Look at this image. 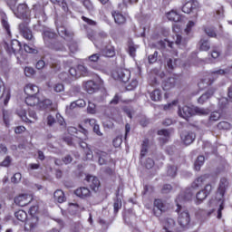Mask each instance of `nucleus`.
Returning <instances> with one entry per match:
<instances>
[{
  "label": "nucleus",
  "instance_id": "nucleus-1",
  "mask_svg": "<svg viewBox=\"0 0 232 232\" xmlns=\"http://www.w3.org/2000/svg\"><path fill=\"white\" fill-rule=\"evenodd\" d=\"M14 15H16L18 19L25 21L19 24L18 29L24 39L32 41V39H34V34L28 26V23H30V9L28 8V5H26V4H20L14 11Z\"/></svg>",
  "mask_w": 232,
  "mask_h": 232
},
{
  "label": "nucleus",
  "instance_id": "nucleus-2",
  "mask_svg": "<svg viewBox=\"0 0 232 232\" xmlns=\"http://www.w3.org/2000/svg\"><path fill=\"white\" fill-rule=\"evenodd\" d=\"M37 207H32L30 208L31 215L29 218H27L25 224H24V229L26 231H34V229H37L39 226V217L34 215L35 211H37Z\"/></svg>",
  "mask_w": 232,
  "mask_h": 232
},
{
  "label": "nucleus",
  "instance_id": "nucleus-3",
  "mask_svg": "<svg viewBox=\"0 0 232 232\" xmlns=\"http://www.w3.org/2000/svg\"><path fill=\"white\" fill-rule=\"evenodd\" d=\"M130 72L127 69H118L113 72V78L116 81H121V82H128L130 81Z\"/></svg>",
  "mask_w": 232,
  "mask_h": 232
},
{
  "label": "nucleus",
  "instance_id": "nucleus-4",
  "mask_svg": "<svg viewBox=\"0 0 232 232\" xmlns=\"http://www.w3.org/2000/svg\"><path fill=\"white\" fill-rule=\"evenodd\" d=\"M180 139L186 146H189V144H193V140L196 139L195 132L191 130H182L180 133Z\"/></svg>",
  "mask_w": 232,
  "mask_h": 232
},
{
  "label": "nucleus",
  "instance_id": "nucleus-5",
  "mask_svg": "<svg viewBox=\"0 0 232 232\" xmlns=\"http://www.w3.org/2000/svg\"><path fill=\"white\" fill-rule=\"evenodd\" d=\"M189 222H191V218H189V212H181L178 218V223L179 226H180L181 229L188 228L189 226Z\"/></svg>",
  "mask_w": 232,
  "mask_h": 232
},
{
  "label": "nucleus",
  "instance_id": "nucleus-6",
  "mask_svg": "<svg viewBox=\"0 0 232 232\" xmlns=\"http://www.w3.org/2000/svg\"><path fill=\"white\" fill-rule=\"evenodd\" d=\"M33 199L34 198L30 194H21L14 198V203L23 208L24 206H28Z\"/></svg>",
  "mask_w": 232,
  "mask_h": 232
},
{
  "label": "nucleus",
  "instance_id": "nucleus-7",
  "mask_svg": "<svg viewBox=\"0 0 232 232\" xmlns=\"http://www.w3.org/2000/svg\"><path fill=\"white\" fill-rule=\"evenodd\" d=\"M178 113L179 117H182V119H189V117H193L195 115V111H193V108L189 106H183V107H179Z\"/></svg>",
  "mask_w": 232,
  "mask_h": 232
},
{
  "label": "nucleus",
  "instance_id": "nucleus-8",
  "mask_svg": "<svg viewBox=\"0 0 232 232\" xmlns=\"http://www.w3.org/2000/svg\"><path fill=\"white\" fill-rule=\"evenodd\" d=\"M42 101L41 94L30 95L25 98L27 106H40Z\"/></svg>",
  "mask_w": 232,
  "mask_h": 232
},
{
  "label": "nucleus",
  "instance_id": "nucleus-9",
  "mask_svg": "<svg viewBox=\"0 0 232 232\" xmlns=\"http://www.w3.org/2000/svg\"><path fill=\"white\" fill-rule=\"evenodd\" d=\"M197 6H198V2L190 0L183 5L182 12H184V14H191V12H193Z\"/></svg>",
  "mask_w": 232,
  "mask_h": 232
},
{
  "label": "nucleus",
  "instance_id": "nucleus-10",
  "mask_svg": "<svg viewBox=\"0 0 232 232\" xmlns=\"http://www.w3.org/2000/svg\"><path fill=\"white\" fill-rule=\"evenodd\" d=\"M87 182H89V186L92 191H98L99 187L101 186V181H99V179L94 176H87L86 177Z\"/></svg>",
  "mask_w": 232,
  "mask_h": 232
},
{
  "label": "nucleus",
  "instance_id": "nucleus-11",
  "mask_svg": "<svg viewBox=\"0 0 232 232\" xmlns=\"http://www.w3.org/2000/svg\"><path fill=\"white\" fill-rule=\"evenodd\" d=\"M24 93L26 95H40L39 94V87L33 83H27L24 89Z\"/></svg>",
  "mask_w": 232,
  "mask_h": 232
},
{
  "label": "nucleus",
  "instance_id": "nucleus-12",
  "mask_svg": "<svg viewBox=\"0 0 232 232\" xmlns=\"http://www.w3.org/2000/svg\"><path fill=\"white\" fill-rule=\"evenodd\" d=\"M57 37V34L52 31L44 32V41L46 46H52V41Z\"/></svg>",
  "mask_w": 232,
  "mask_h": 232
},
{
  "label": "nucleus",
  "instance_id": "nucleus-13",
  "mask_svg": "<svg viewBox=\"0 0 232 232\" xmlns=\"http://www.w3.org/2000/svg\"><path fill=\"white\" fill-rule=\"evenodd\" d=\"M213 95H215V89L211 88L209 90H208L206 92H204L198 99V102L199 104H204V102H206V101H208V99H211V97H213Z\"/></svg>",
  "mask_w": 232,
  "mask_h": 232
},
{
  "label": "nucleus",
  "instance_id": "nucleus-14",
  "mask_svg": "<svg viewBox=\"0 0 232 232\" xmlns=\"http://www.w3.org/2000/svg\"><path fill=\"white\" fill-rule=\"evenodd\" d=\"M4 97V104L6 106L10 101V91H5L3 80L0 78V99Z\"/></svg>",
  "mask_w": 232,
  "mask_h": 232
},
{
  "label": "nucleus",
  "instance_id": "nucleus-15",
  "mask_svg": "<svg viewBox=\"0 0 232 232\" xmlns=\"http://www.w3.org/2000/svg\"><path fill=\"white\" fill-rule=\"evenodd\" d=\"M191 198H193V193L190 192V190H187L185 192V194H181L179 195L177 199H176V204L178 206V208H180V202L184 201V200H191Z\"/></svg>",
  "mask_w": 232,
  "mask_h": 232
},
{
  "label": "nucleus",
  "instance_id": "nucleus-16",
  "mask_svg": "<svg viewBox=\"0 0 232 232\" xmlns=\"http://www.w3.org/2000/svg\"><path fill=\"white\" fill-rule=\"evenodd\" d=\"M74 193L77 197H80V198H86L87 197H90V195H92L90 188H88L86 187H81V188H77L74 191Z\"/></svg>",
  "mask_w": 232,
  "mask_h": 232
},
{
  "label": "nucleus",
  "instance_id": "nucleus-17",
  "mask_svg": "<svg viewBox=\"0 0 232 232\" xmlns=\"http://www.w3.org/2000/svg\"><path fill=\"white\" fill-rule=\"evenodd\" d=\"M86 106V102L82 99L72 102L70 106L66 108V111L71 112L72 110H75V108H84Z\"/></svg>",
  "mask_w": 232,
  "mask_h": 232
},
{
  "label": "nucleus",
  "instance_id": "nucleus-18",
  "mask_svg": "<svg viewBox=\"0 0 232 232\" xmlns=\"http://www.w3.org/2000/svg\"><path fill=\"white\" fill-rule=\"evenodd\" d=\"M57 32L59 35L64 37L65 39H72V37H73V33L66 29L64 26L57 27Z\"/></svg>",
  "mask_w": 232,
  "mask_h": 232
},
{
  "label": "nucleus",
  "instance_id": "nucleus-19",
  "mask_svg": "<svg viewBox=\"0 0 232 232\" xmlns=\"http://www.w3.org/2000/svg\"><path fill=\"white\" fill-rule=\"evenodd\" d=\"M53 198L55 202H58V204H63V202H66V196L64 195V192L61 189H57L54 191Z\"/></svg>",
  "mask_w": 232,
  "mask_h": 232
},
{
  "label": "nucleus",
  "instance_id": "nucleus-20",
  "mask_svg": "<svg viewBox=\"0 0 232 232\" xmlns=\"http://www.w3.org/2000/svg\"><path fill=\"white\" fill-rule=\"evenodd\" d=\"M83 87L87 93H94L95 90H97V85L93 81L83 82Z\"/></svg>",
  "mask_w": 232,
  "mask_h": 232
},
{
  "label": "nucleus",
  "instance_id": "nucleus-21",
  "mask_svg": "<svg viewBox=\"0 0 232 232\" xmlns=\"http://www.w3.org/2000/svg\"><path fill=\"white\" fill-rule=\"evenodd\" d=\"M227 186H229V182L227 181V179L222 178L219 182V188H218V193L221 197L224 196V193H226V189H227Z\"/></svg>",
  "mask_w": 232,
  "mask_h": 232
},
{
  "label": "nucleus",
  "instance_id": "nucleus-22",
  "mask_svg": "<svg viewBox=\"0 0 232 232\" xmlns=\"http://www.w3.org/2000/svg\"><path fill=\"white\" fill-rule=\"evenodd\" d=\"M167 18L169 19V21H173L174 23H179L182 19L180 17V14H179V13H177V11L175 10L169 12L167 14Z\"/></svg>",
  "mask_w": 232,
  "mask_h": 232
},
{
  "label": "nucleus",
  "instance_id": "nucleus-23",
  "mask_svg": "<svg viewBox=\"0 0 232 232\" xmlns=\"http://www.w3.org/2000/svg\"><path fill=\"white\" fill-rule=\"evenodd\" d=\"M208 175H203L197 178L192 183V188H200L206 182V179L208 178Z\"/></svg>",
  "mask_w": 232,
  "mask_h": 232
},
{
  "label": "nucleus",
  "instance_id": "nucleus-24",
  "mask_svg": "<svg viewBox=\"0 0 232 232\" xmlns=\"http://www.w3.org/2000/svg\"><path fill=\"white\" fill-rule=\"evenodd\" d=\"M96 154L98 155L99 157V164L100 166H102L104 164H106L107 162V159H108V153L104 152V151H101V150H96Z\"/></svg>",
  "mask_w": 232,
  "mask_h": 232
},
{
  "label": "nucleus",
  "instance_id": "nucleus-25",
  "mask_svg": "<svg viewBox=\"0 0 232 232\" xmlns=\"http://www.w3.org/2000/svg\"><path fill=\"white\" fill-rule=\"evenodd\" d=\"M14 217L20 222H26L28 218V214L24 210H18L14 213Z\"/></svg>",
  "mask_w": 232,
  "mask_h": 232
},
{
  "label": "nucleus",
  "instance_id": "nucleus-26",
  "mask_svg": "<svg viewBox=\"0 0 232 232\" xmlns=\"http://www.w3.org/2000/svg\"><path fill=\"white\" fill-rule=\"evenodd\" d=\"M176 82H176L175 78H169L163 83V90H165V91L171 90V88L175 87Z\"/></svg>",
  "mask_w": 232,
  "mask_h": 232
},
{
  "label": "nucleus",
  "instance_id": "nucleus-27",
  "mask_svg": "<svg viewBox=\"0 0 232 232\" xmlns=\"http://www.w3.org/2000/svg\"><path fill=\"white\" fill-rule=\"evenodd\" d=\"M17 115L19 118L22 119V121H24V122H30V123L34 122L33 120H31L30 118H28V116H26V111L24 109H19L17 111Z\"/></svg>",
  "mask_w": 232,
  "mask_h": 232
},
{
  "label": "nucleus",
  "instance_id": "nucleus-28",
  "mask_svg": "<svg viewBox=\"0 0 232 232\" xmlns=\"http://www.w3.org/2000/svg\"><path fill=\"white\" fill-rule=\"evenodd\" d=\"M154 211H160V213H162V211H166V205L164 204V202H162L160 199H156L154 201Z\"/></svg>",
  "mask_w": 232,
  "mask_h": 232
},
{
  "label": "nucleus",
  "instance_id": "nucleus-29",
  "mask_svg": "<svg viewBox=\"0 0 232 232\" xmlns=\"http://www.w3.org/2000/svg\"><path fill=\"white\" fill-rule=\"evenodd\" d=\"M114 21L117 24H124L126 23V17L120 13H113Z\"/></svg>",
  "mask_w": 232,
  "mask_h": 232
},
{
  "label": "nucleus",
  "instance_id": "nucleus-30",
  "mask_svg": "<svg viewBox=\"0 0 232 232\" xmlns=\"http://www.w3.org/2000/svg\"><path fill=\"white\" fill-rule=\"evenodd\" d=\"M204 160H206L204 156L198 157L194 163V169H196V171H200V168H202V166L204 165Z\"/></svg>",
  "mask_w": 232,
  "mask_h": 232
},
{
  "label": "nucleus",
  "instance_id": "nucleus-31",
  "mask_svg": "<svg viewBox=\"0 0 232 232\" xmlns=\"http://www.w3.org/2000/svg\"><path fill=\"white\" fill-rule=\"evenodd\" d=\"M10 48L13 53H15V52H19V50H21V43L17 40H13L10 43Z\"/></svg>",
  "mask_w": 232,
  "mask_h": 232
},
{
  "label": "nucleus",
  "instance_id": "nucleus-32",
  "mask_svg": "<svg viewBox=\"0 0 232 232\" xmlns=\"http://www.w3.org/2000/svg\"><path fill=\"white\" fill-rule=\"evenodd\" d=\"M199 48L202 52H208L211 48L208 40L201 39L199 42Z\"/></svg>",
  "mask_w": 232,
  "mask_h": 232
},
{
  "label": "nucleus",
  "instance_id": "nucleus-33",
  "mask_svg": "<svg viewBox=\"0 0 232 232\" xmlns=\"http://www.w3.org/2000/svg\"><path fill=\"white\" fill-rule=\"evenodd\" d=\"M49 48H53V50H55L56 52H65L66 51V47H64V45L62 43H55V44H52L51 46H49Z\"/></svg>",
  "mask_w": 232,
  "mask_h": 232
},
{
  "label": "nucleus",
  "instance_id": "nucleus-34",
  "mask_svg": "<svg viewBox=\"0 0 232 232\" xmlns=\"http://www.w3.org/2000/svg\"><path fill=\"white\" fill-rule=\"evenodd\" d=\"M148 146H150V140H144L141 145L140 157H144L148 153Z\"/></svg>",
  "mask_w": 232,
  "mask_h": 232
},
{
  "label": "nucleus",
  "instance_id": "nucleus-35",
  "mask_svg": "<svg viewBox=\"0 0 232 232\" xmlns=\"http://www.w3.org/2000/svg\"><path fill=\"white\" fill-rule=\"evenodd\" d=\"M87 113H90L91 115H95V113H97V106L95 105V103L89 102L87 107Z\"/></svg>",
  "mask_w": 232,
  "mask_h": 232
},
{
  "label": "nucleus",
  "instance_id": "nucleus-36",
  "mask_svg": "<svg viewBox=\"0 0 232 232\" xmlns=\"http://www.w3.org/2000/svg\"><path fill=\"white\" fill-rule=\"evenodd\" d=\"M39 108H44V109L52 108V101L49 99L42 98Z\"/></svg>",
  "mask_w": 232,
  "mask_h": 232
},
{
  "label": "nucleus",
  "instance_id": "nucleus-37",
  "mask_svg": "<svg viewBox=\"0 0 232 232\" xmlns=\"http://www.w3.org/2000/svg\"><path fill=\"white\" fill-rule=\"evenodd\" d=\"M208 195L204 193V190H201L197 193L196 198H197V204H200L203 200H206Z\"/></svg>",
  "mask_w": 232,
  "mask_h": 232
},
{
  "label": "nucleus",
  "instance_id": "nucleus-38",
  "mask_svg": "<svg viewBox=\"0 0 232 232\" xmlns=\"http://www.w3.org/2000/svg\"><path fill=\"white\" fill-rule=\"evenodd\" d=\"M158 135H160L162 139V140H164L166 142V140H168V139H169V130H160L158 131Z\"/></svg>",
  "mask_w": 232,
  "mask_h": 232
},
{
  "label": "nucleus",
  "instance_id": "nucleus-39",
  "mask_svg": "<svg viewBox=\"0 0 232 232\" xmlns=\"http://www.w3.org/2000/svg\"><path fill=\"white\" fill-rule=\"evenodd\" d=\"M193 111L194 114L197 113V115H208V113H209V110L198 107L194 108Z\"/></svg>",
  "mask_w": 232,
  "mask_h": 232
},
{
  "label": "nucleus",
  "instance_id": "nucleus-40",
  "mask_svg": "<svg viewBox=\"0 0 232 232\" xmlns=\"http://www.w3.org/2000/svg\"><path fill=\"white\" fill-rule=\"evenodd\" d=\"M160 90H155L150 93V99L151 101H160Z\"/></svg>",
  "mask_w": 232,
  "mask_h": 232
},
{
  "label": "nucleus",
  "instance_id": "nucleus-41",
  "mask_svg": "<svg viewBox=\"0 0 232 232\" xmlns=\"http://www.w3.org/2000/svg\"><path fill=\"white\" fill-rule=\"evenodd\" d=\"M77 72L79 77H81V75H88V68L84 67V65H78Z\"/></svg>",
  "mask_w": 232,
  "mask_h": 232
},
{
  "label": "nucleus",
  "instance_id": "nucleus-42",
  "mask_svg": "<svg viewBox=\"0 0 232 232\" xmlns=\"http://www.w3.org/2000/svg\"><path fill=\"white\" fill-rule=\"evenodd\" d=\"M227 73H229V69H219L212 72V75H214V77H218V75H227Z\"/></svg>",
  "mask_w": 232,
  "mask_h": 232
},
{
  "label": "nucleus",
  "instance_id": "nucleus-43",
  "mask_svg": "<svg viewBox=\"0 0 232 232\" xmlns=\"http://www.w3.org/2000/svg\"><path fill=\"white\" fill-rule=\"evenodd\" d=\"M2 24L9 37H12V32L10 31V24L5 19L2 20Z\"/></svg>",
  "mask_w": 232,
  "mask_h": 232
},
{
  "label": "nucleus",
  "instance_id": "nucleus-44",
  "mask_svg": "<svg viewBox=\"0 0 232 232\" xmlns=\"http://www.w3.org/2000/svg\"><path fill=\"white\" fill-rule=\"evenodd\" d=\"M218 130H230L231 129V124L227 121H220L218 124Z\"/></svg>",
  "mask_w": 232,
  "mask_h": 232
},
{
  "label": "nucleus",
  "instance_id": "nucleus-45",
  "mask_svg": "<svg viewBox=\"0 0 232 232\" xmlns=\"http://www.w3.org/2000/svg\"><path fill=\"white\" fill-rule=\"evenodd\" d=\"M51 3L62 6L63 10H66V8H68V5L66 4V2H64V0H51Z\"/></svg>",
  "mask_w": 232,
  "mask_h": 232
},
{
  "label": "nucleus",
  "instance_id": "nucleus-46",
  "mask_svg": "<svg viewBox=\"0 0 232 232\" xmlns=\"http://www.w3.org/2000/svg\"><path fill=\"white\" fill-rule=\"evenodd\" d=\"M205 33L208 37H217V33L213 27H205Z\"/></svg>",
  "mask_w": 232,
  "mask_h": 232
},
{
  "label": "nucleus",
  "instance_id": "nucleus-47",
  "mask_svg": "<svg viewBox=\"0 0 232 232\" xmlns=\"http://www.w3.org/2000/svg\"><path fill=\"white\" fill-rule=\"evenodd\" d=\"M167 175L169 177H176L177 176V167H175V166L169 167V169L167 170Z\"/></svg>",
  "mask_w": 232,
  "mask_h": 232
},
{
  "label": "nucleus",
  "instance_id": "nucleus-48",
  "mask_svg": "<svg viewBox=\"0 0 232 232\" xmlns=\"http://www.w3.org/2000/svg\"><path fill=\"white\" fill-rule=\"evenodd\" d=\"M105 55L107 57H113L115 55V48L112 46H109L105 50Z\"/></svg>",
  "mask_w": 232,
  "mask_h": 232
},
{
  "label": "nucleus",
  "instance_id": "nucleus-49",
  "mask_svg": "<svg viewBox=\"0 0 232 232\" xmlns=\"http://www.w3.org/2000/svg\"><path fill=\"white\" fill-rule=\"evenodd\" d=\"M53 90L56 93H61L64 92V85L63 83H56L53 86Z\"/></svg>",
  "mask_w": 232,
  "mask_h": 232
},
{
  "label": "nucleus",
  "instance_id": "nucleus-50",
  "mask_svg": "<svg viewBox=\"0 0 232 232\" xmlns=\"http://www.w3.org/2000/svg\"><path fill=\"white\" fill-rule=\"evenodd\" d=\"M220 119V114L217 111H214L210 114L209 121L210 122H215Z\"/></svg>",
  "mask_w": 232,
  "mask_h": 232
},
{
  "label": "nucleus",
  "instance_id": "nucleus-51",
  "mask_svg": "<svg viewBox=\"0 0 232 232\" xmlns=\"http://www.w3.org/2000/svg\"><path fill=\"white\" fill-rule=\"evenodd\" d=\"M35 70L32 67H25L24 68V74L26 77H32V75H34Z\"/></svg>",
  "mask_w": 232,
  "mask_h": 232
},
{
  "label": "nucleus",
  "instance_id": "nucleus-52",
  "mask_svg": "<svg viewBox=\"0 0 232 232\" xmlns=\"http://www.w3.org/2000/svg\"><path fill=\"white\" fill-rule=\"evenodd\" d=\"M155 166V161L151 158H148L146 162H145V168L147 169H151Z\"/></svg>",
  "mask_w": 232,
  "mask_h": 232
},
{
  "label": "nucleus",
  "instance_id": "nucleus-53",
  "mask_svg": "<svg viewBox=\"0 0 232 232\" xmlns=\"http://www.w3.org/2000/svg\"><path fill=\"white\" fill-rule=\"evenodd\" d=\"M21 179H23V176L21 175V173H15L14 177L11 179V180L14 184H19V182H21Z\"/></svg>",
  "mask_w": 232,
  "mask_h": 232
},
{
  "label": "nucleus",
  "instance_id": "nucleus-54",
  "mask_svg": "<svg viewBox=\"0 0 232 232\" xmlns=\"http://www.w3.org/2000/svg\"><path fill=\"white\" fill-rule=\"evenodd\" d=\"M11 163L12 158L10 156H6L3 162L0 164V166H4V168H8V166H10Z\"/></svg>",
  "mask_w": 232,
  "mask_h": 232
},
{
  "label": "nucleus",
  "instance_id": "nucleus-55",
  "mask_svg": "<svg viewBox=\"0 0 232 232\" xmlns=\"http://www.w3.org/2000/svg\"><path fill=\"white\" fill-rule=\"evenodd\" d=\"M52 70L53 72H61V62H54L51 64Z\"/></svg>",
  "mask_w": 232,
  "mask_h": 232
},
{
  "label": "nucleus",
  "instance_id": "nucleus-56",
  "mask_svg": "<svg viewBox=\"0 0 232 232\" xmlns=\"http://www.w3.org/2000/svg\"><path fill=\"white\" fill-rule=\"evenodd\" d=\"M24 51L27 53H37V49L34 48V47H31L30 45L28 44H24Z\"/></svg>",
  "mask_w": 232,
  "mask_h": 232
},
{
  "label": "nucleus",
  "instance_id": "nucleus-57",
  "mask_svg": "<svg viewBox=\"0 0 232 232\" xmlns=\"http://www.w3.org/2000/svg\"><path fill=\"white\" fill-rule=\"evenodd\" d=\"M112 144L114 146V148H120L121 144H122V138L121 137H116L113 140H112Z\"/></svg>",
  "mask_w": 232,
  "mask_h": 232
},
{
  "label": "nucleus",
  "instance_id": "nucleus-58",
  "mask_svg": "<svg viewBox=\"0 0 232 232\" xmlns=\"http://www.w3.org/2000/svg\"><path fill=\"white\" fill-rule=\"evenodd\" d=\"M99 59H101V54L99 53H94L88 57V60L90 61V63H97Z\"/></svg>",
  "mask_w": 232,
  "mask_h": 232
},
{
  "label": "nucleus",
  "instance_id": "nucleus-59",
  "mask_svg": "<svg viewBox=\"0 0 232 232\" xmlns=\"http://www.w3.org/2000/svg\"><path fill=\"white\" fill-rule=\"evenodd\" d=\"M137 80H132L127 86L126 89L129 91L135 90L137 88Z\"/></svg>",
  "mask_w": 232,
  "mask_h": 232
},
{
  "label": "nucleus",
  "instance_id": "nucleus-60",
  "mask_svg": "<svg viewBox=\"0 0 232 232\" xmlns=\"http://www.w3.org/2000/svg\"><path fill=\"white\" fill-rule=\"evenodd\" d=\"M195 26V22L193 21H188L187 24V27L185 28V33L188 34L191 32V29Z\"/></svg>",
  "mask_w": 232,
  "mask_h": 232
},
{
  "label": "nucleus",
  "instance_id": "nucleus-61",
  "mask_svg": "<svg viewBox=\"0 0 232 232\" xmlns=\"http://www.w3.org/2000/svg\"><path fill=\"white\" fill-rule=\"evenodd\" d=\"M157 57H159V53L154 52L153 54L149 56V63H150V64H152V63H156L157 62Z\"/></svg>",
  "mask_w": 232,
  "mask_h": 232
},
{
  "label": "nucleus",
  "instance_id": "nucleus-62",
  "mask_svg": "<svg viewBox=\"0 0 232 232\" xmlns=\"http://www.w3.org/2000/svg\"><path fill=\"white\" fill-rule=\"evenodd\" d=\"M84 153L88 160H92V159H93V152L90 150V147L85 149Z\"/></svg>",
  "mask_w": 232,
  "mask_h": 232
},
{
  "label": "nucleus",
  "instance_id": "nucleus-63",
  "mask_svg": "<svg viewBox=\"0 0 232 232\" xmlns=\"http://www.w3.org/2000/svg\"><path fill=\"white\" fill-rule=\"evenodd\" d=\"M83 6L87 8V10H93V4L90 0H84L83 1Z\"/></svg>",
  "mask_w": 232,
  "mask_h": 232
},
{
  "label": "nucleus",
  "instance_id": "nucleus-64",
  "mask_svg": "<svg viewBox=\"0 0 232 232\" xmlns=\"http://www.w3.org/2000/svg\"><path fill=\"white\" fill-rule=\"evenodd\" d=\"M171 189H173V187H171V185L169 184H167V185H164L161 191L162 193H169V191H171Z\"/></svg>",
  "mask_w": 232,
  "mask_h": 232
}]
</instances>
